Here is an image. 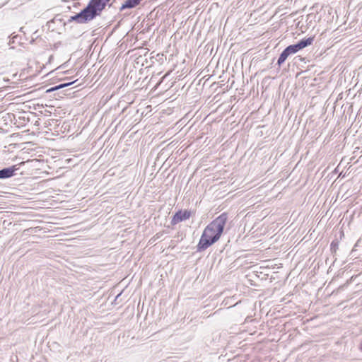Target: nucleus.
Listing matches in <instances>:
<instances>
[{"instance_id": "obj_1", "label": "nucleus", "mask_w": 362, "mask_h": 362, "mask_svg": "<svg viewBox=\"0 0 362 362\" xmlns=\"http://www.w3.org/2000/svg\"><path fill=\"white\" fill-rule=\"evenodd\" d=\"M227 221L228 214L222 213L205 228L197 245L198 251L205 250L219 240Z\"/></svg>"}, {"instance_id": "obj_2", "label": "nucleus", "mask_w": 362, "mask_h": 362, "mask_svg": "<svg viewBox=\"0 0 362 362\" xmlns=\"http://www.w3.org/2000/svg\"><path fill=\"white\" fill-rule=\"evenodd\" d=\"M96 15L93 12L89 4L82 9L79 13L72 16L69 19V22H76L78 24L87 23L96 18Z\"/></svg>"}, {"instance_id": "obj_3", "label": "nucleus", "mask_w": 362, "mask_h": 362, "mask_svg": "<svg viewBox=\"0 0 362 362\" xmlns=\"http://www.w3.org/2000/svg\"><path fill=\"white\" fill-rule=\"evenodd\" d=\"M96 15L93 12L89 4L82 9L79 13L72 16L69 19V22H76L78 24L87 23L96 18Z\"/></svg>"}, {"instance_id": "obj_4", "label": "nucleus", "mask_w": 362, "mask_h": 362, "mask_svg": "<svg viewBox=\"0 0 362 362\" xmlns=\"http://www.w3.org/2000/svg\"><path fill=\"white\" fill-rule=\"evenodd\" d=\"M315 37H309L299 40L297 43L288 45L286 47L289 54H293L298 51L313 44Z\"/></svg>"}, {"instance_id": "obj_5", "label": "nucleus", "mask_w": 362, "mask_h": 362, "mask_svg": "<svg viewBox=\"0 0 362 362\" xmlns=\"http://www.w3.org/2000/svg\"><path fill=\"white\" fill-rule=\"evenodd\" d=\"M110 1V0H90L88 4L96 16H99Z\"/></svg>"}, {"instance_id": "obj_6", "label": "nucleus", "mask_w": 362, "mask_h": 362, "mask_svg": "<svg viewBox=\"0 0 362 362\" xmlns=\"http://www.w3.org/2000/svg\"><path fill=\"white\" fill-rule=\"evenodd\" d=\"M191 216V212L188 210H179L173 216L171 220V224L175 225L180 222L189 219Z\"/></svg>"}, {"instance_id": "obj_7", "label": "nucleus", "mask_w": 362, "mask_h": 362, "mask_svg": "<svg viewBox=\"0 0 362 362\" xmlns=\"http://www.w3.org/2000/svg\"><path fill=\"white\" fill-rule=\"evenodd\" d=\"M18 170V168L16 165H12L0 170V180H5L14 176Z\"/></svg>"}, {"instance_id": "obj_8", "label": "nucleus", "mask_w": 362, "mask_h": 362, "mask_svg": "<svg viewBox=\"0 0 362 362\" xmlns=\"http://www.w3.org/2000/svg\"><path fill=\"white\" fill-rule=\"evenodd\" d=\"M141 1L142 0H125L119 8V11H122L127 8H134L139 5Z\"/></svg>"}, {"instance_id": "obj_9", "label": "nucleus", "mask_w": 362, "mask_h": 362, "mask_svg": "<svg viewBox=\"0 0 362 362\" xmlns=\"http://www.w3.org/2000/svg\"><path fill=\"white\" fill-rule=\"evenodd\" d=\"M288 51L286 49V48L282 51V52L280 54L279 57L277 60V65L280 66L282 64L284 63V62L287 59V58L290 56Z\"/></svg>"}, {"instance_id": "obj_10", "label": "nucleus", "mask_w": 362, "mask_h": 362, "mask_svg": "<svg viewBox=\"0 0 362 362\" xmlns=\"http://www.w3.org/2000/svg\"><path fill=\"white\" fill-rule=\"evenodd\" d=\"M76 81H72V82H69V83H61V84L57 86L58 90L61 89V88H65V87H67V86L74 83Z\"/></svg>"}, {"instance_id": "obj_11", "label": "nucleus", "mask_w": 362, "mask_h": 362, "mask_svg": "<svg viewBox=\"0 0 362 362\" xmlns=\"http://www.w3.org/2000/svg\"><path fill=\"white\" fill-rule=\"evenodd\" d=\"M57 90H58L57 86L50 88L49 89H48L47 90V92L49 93V92H52V91H54Z\"/></svg>"}, {"instance_id": "obj_12", "label": "nucleus", "mask_w": 362, "mask_h": 362, "mask_svg": "<svg viewBox=\"0 0 362 362\" xmlns=\"http://www.w3.org/2000/svg\"><path fill=\"white\" fill-rule=\"evenodd\" d=\"M18 37V35H15L12 37V40H10L9 44L11 42L13 43L15 42V39Z\"/></svg>"}]
</instances>
